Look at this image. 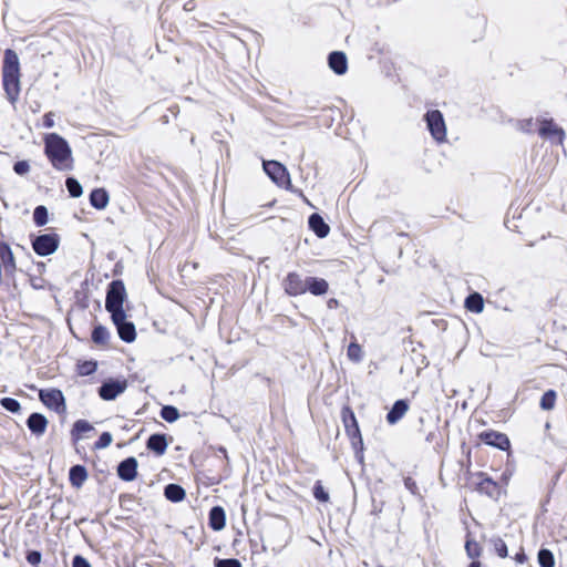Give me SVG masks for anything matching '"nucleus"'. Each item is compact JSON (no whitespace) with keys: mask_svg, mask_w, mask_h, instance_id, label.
<instances>
[{"mask_svg":"<svg viewBox=\"0 0 567 567\" xmlns=\"http://www.w3.org/2000/svg\"><path fill=\"white\" fill-rule=\"evenodd\" d=\"M126 289L121 280L112 281L107 288L105 309L111 313V319L117 329L120 338L125 342H133L136 338L135 326L127 320L123 309L126 300Z\"/></svg>","mask_w":567,"mask_h":567,"instance_id":"nucleus-1","label":"nucleus"},{"mask_svg":"<svg viewBox=\"0 0 567 567\" xmlns=\"http://www.w3.org/2000/svg\"><path fill=\"white\" fill-rule=\"evenodd\" d=\"M44 151L52 166L59 171H71L73 167L72 151L68 142L55 133L44 136Z\"/></svg>","mask_w":567,"mask_h":567,"instance_id":"nucleus-2","label":"nucleus"},{"mask_svg":"<svg viewBox=\"0 0 567 567\" xmlns=\"http://www.w3.org/2000/svg\"><path fill=\"white\" fill-rule=\"evenodd\" d=\"M2 82L8 99L14 103L20 94V63L18 54L10 49L4 52Z\"/></svg>","mask_w":567,"mask_h":567,"instance_id":"nucleus-3","label":"nucleus"},{"mask_svg":"<svg viewBox=\"0 0 567 567\" xmlns=\"http://www.w3.org/2000/svg\"><path fill=\"white\" fill-rule=\"evenodd\" d=\"M425 121L432 137L439 143L444 142L446 138V125L442 113L437 110L429 111L425 114Z\"/></svg>","mask_w":567,"mask_h":567,"instance_id":"nucleus-4","label":"nucleus"},{"mask_svg":"<svg viewBox=\"0 0 567 567\" xmlns=\"http://www.w3.org/2000/svg\"><path fill=\"white\" fill-rule=\"evenodd\" d=\"M264 171L279 186L289 188L291 186L289 174L286 167L276 161L264 162Z\"/></svg>","mask_w":567,"mask_h":567,"instance_id":"nucleus-5","label":"nucleus"},{"mask_svg":"<svg viewBox=\"0 0 567 567\" xmlns=\"http://www.w3.org/2000/svg\"><path fill=\"white\" fill-rule=\"evenodd\" d=\"M59 246L58 236L54 234H45L37 237L32 241L34 251L40 256H48L53 254Z\"/></svg>","mask_w":567,"mask_h":567,"instance_id":"nucleus-6","label":"nucleus"},{"mask_svg":"<svg viewBox=\"0 0 567 567\" xmlns=\"http://www.w3.org/2000/svg\"><path fill=\"white\" fill-rule=\"evenodd\" d=\"M539 135L559 145H561L565 140L564 130L553 120L540 121Z\"/></svg>","mask_w":567,"mask_h":567,"instance_id":"nucleus-7","label":"nucleus"},{"mask_svg":"<svg viewBox=\"0 0 567 567\" xmlns=\"http://www.w3.org/2000/svg\"><path fill=\"white\" fill-rule=\"evenodd\" d=\"M286 293L289 296H299L307 292V278L303 279L297 272H289L282 282Z\"/></svg>","mask_w":567,"mask_h":567,"instance_id":"nucleus-8","label":"nucleus"},{"mask_svg":"<svg viewBox=\"0 0 567 567\" xmlns=\"http://www.w3.org/2000/svg\"><path fill=\"white\" fill-rule=\"evenodd\" d=\"M40 400L42 403L56 412H61L65 410L64 398L60 390L49 389L41 390L39 393Z\"/></svg>","mask_w":567,"mask_h":567,"instance_id":"nucleus-9","label":"nucleus"},{"mask_svg":"<svg viewBox=\"0 0 567 567\" xmlns=\"http://www.w3.org/2000/svg\"><path fill=\"white\" fill-rule=\"evenodd\" d=\"M126 381L123 380V381H120V380H116V381H109V382H105L101 388H100V396L103 399V400H114L117 395H120L121 393H123L126 389Z\"/></svg>","mask_w":567,"mask_h":567,"instance_id":"nucleus-10","label":"nucleus"},{"mask_svg":"<svg viewBox=\"0 0 567 567\" xmlns=\"http://www.w3.org/2000/svg\"><path fill=\"white\" fill-rule=\"evenodd\" d=\"M342 419H343L347 434L351 439L358 437L360 443H362L359 425H358L354 413L349 408H344L342 410Z\"/></svg>","mask_w":567,"mask_h":567,"instance_id":"nucleus-11","label":"nucleus"},{"mask_svg":"<svg viewBox=\"0 0 567 567\" xmlns=\"http://www.w3.org/2000/svg\"><path fill=\"white\" fill-rule=\"evenodd\" d=\"M118 476L126 482H131L137 474V461L135 457H128L120 463L117 467Z\"/></svg>","mask_w":567,"mask_h":567,"instance_id":"nucleus-12","label":"nucleus"},{"mask_svg":"<svg viewBox=\"0 0 567 567\" xmlns=\"http://www.w3.org/2000/svg\"><path fill=\"white\" fill-rule=\"evenodd\" d=\"M27 424L33 434L42 435L47 430L48 420L44 415H42L40 413H32L29 416Z\"/></svg>","mask_w":567,"mask_h":567,"instance_id":"nucleus-13","label":"nucleus"},{"mask_svg":"<svg viewBox=\"0 0 567 567\" xmlns=\"http://www.w3.org/2000/svg\"><path fill=\"white\" fill-rule=\"evenodd\" d=\"M329 66L337 74H344L348 69L347 56L343 52H332L329 55Z\"/></svg>","mask_w":567,"mask_h":567,"instance_id":"nucleus-14","label":"nucleus"},{"mask_svg":"<svg viewBox=\"0 0 567 567\" xmlns=\"http://www.w3.org/2000/svg\"><path fill=\"white\" fill-rule=\"evenodd\" d=\"M409 404L404 400L396 401L391 411L386 415V421L389 424H395L398 423L408 412Z\"/></svg>","mask_w":567,"mask_h":567,"instance_id":"nucleus-15","label":"nucleus"},{"mask_svg":"<svg viewBox=\"0 0 567 567\" xmlns=\"http://www.w3.org/2000/svg\"><path fill=\"white\" fill-rule=\"evenodd\" d=\"M483 439L486 444L496 446L501 450H506L509 447V440L508 437L498 432H486L483 434Z\"/></svg>","mask_w":567,"mask_h":567,"instance_id":"nucleus-16","label":"nucleus"},{"mask_svg":"<svg viewBox=\"0 0 567 567\" xmlns=\"http://www.w3.org/2000/svg\"><path fill=\"white\" fill-rule=\"evenodd\" d=\"M307 291L315 296L324 295L328 291L329 285L322 278L307 277Z\"/></svg>","mask_w":567,"mask_h":567,"instance_id":"nucleus-17","label":"nucleus"},{"mask_svg":"<svg viewBox=\"0 0 567 567\" xmlns=\"http://www.w3.org/2000/svg\"><path fill=\"white\" fill-rule=\"evenodd\" d=\"M209 525L214 530H221L226 525V515L221 507H213L209 512Z\"/></svg>","mask_w":567,"mask_h":567,"instance_id":"nucleus-18","label":"nucleus"},{"mask_svg":"<svg viewBox=\"0 0 567 567\" xmlns=\"http://www.w3.org/2000/svg\"><path fill=\"white\" fill-rule=\"evenodd\" d=\"M110 202L107 192L104 188H96L90 195V203L96 209H104Z\"/></svg>","mask_w":567,"mask_h":567,"instance_id":"nucleus-19","label":"nucleus"},{"mask_svg":"<svg viewBox=\"0 0 567 567\" xmlns=\"http://www.w3.org/2000/svg\"><path fill=\"white\" fill-rule=\"evenodd\" d=\"M309 226L320 238L326 237L330 230V227L324 223L322 217L318 214H312L309 217Z\"/></svg>","mask_w":567,"mask_h":567,"instance_id":"nucleus-20","label":"nucleus"},{"mask_svg":"<svg viewBox=\"0 0 567 567\" xmlns=\"http://www.w3.org/2000/svg\"><path fill=\"white\" fill-rule=\"evenodd\" d=\"M147 447L153 452L157 453L158 455L164 454L167 449V442L165 436L161 434L151 435L150 439L147 440Z\"/></svg>","mask_w":567,"mask_h":567,"instance_id":"nucleus-21","label":"nucleus"},{"mask_svg":"<svg viewBox=\"0 0 567 567\" xmlns=\"http://www.w3.org/2000/svg\"><path fill=\"white\" fill-rule=\"evenodd\" d=\"M87 474L83 466L75 465L70 470V482L73 486L80 487L86 480Z\"/></svg>","mask_w":567,"mask_h":567,"instance_id":"nucleus-22","label":"nucleus"},{"mask_svg":"<svg viewBox=\"0 0 567 567\" xmlns=\"http://www.w3.org/2000/svg\"><path fill=\"white\" fill-rule=\"evenodd\" d=\"M465 307L472 312L480 313L483 311L484 300L480 293H472L466 298Z\"/></svg>","mask_w":567,"mask_h":567,"instance_id":"nucleus-23","label":"nucleus"},{"mask_svg":"<svg viewBox=\"0 0 567 567\" xmlns=\"http://www.w3.org/2000/svg\"><path fill=\"white\" fill-rule=\"evenodd\" d=\"M94 427L85 420H78L72 429V435L76 441L83 439V434L93 431Z\"/></svg>","mask_w":567,"mask_h":567,"instance_id":"nucleus-24","label":"nucleus"},{"mask_svg":"<svg viewBox=\"0 0 567 567\" xmlns=\"http://www.w3.org/2000/svg\"><path fill=\"white\" fill-rule=\"evenodd\" d=\"M165 496L172 502H181L185 497V491L179 485L169 484L165 487Z\"/></svg>","mask_w":567,"mask_h":567,"instance_id":"nucleus-25","label":"nucleus"},{"mask_svg":"<svg viewBox=\"0 0 567 567\" xmlns=\"http://www.w3.org/2000/svg\"><path fill=\"white\" fill-rule=\"evenodd\" d=\"M0 256L6 269L13 270L16 267L14 258L9 246L1 244L0 245Z\"/></svg>","mask_w":567,"mask_h":567,"instance_id":"nucleus-26","label":"nucleus"},{"mask_svg":"<svg viewBox=\"0 0 567 567\" xmlns=\"http://www.w3.org/2000/svg\"><path fill=\"white\" fill-rule=\"evenodd\" d=\"M109 337V330L103 326H96L92 332V340L97 344H105Z\"/></svg>","mask_w":567,"mask_h":567,"instance_id":"nucleus-27","label":"nucleus"},{"mask_svg":"<svg viewBox=\"0 0 567 567\" xmlns=\"http://www.w3.org/2000/svg\"><path fill=\"white\" fill-rule=\"evenodd\" d=\"M347 357L352 362H360L363 359V351L361 346L358 344L357 342L350 343L347 350Z\"/></svg>","mask_w":567,"mask_h":567,"instance_id":"nucleus-28","label":"nucleus"},{"mask_svg":"<svg viewBox=\"0 0 567 567\" xmlns=\"http://www.w3.org/2000/svg\"><path fill=\"white\" fill-rule=\"evenodd\" d=\"M556 403V392L553 390H548L544 393L540 399V408L543 410L549 411L553 410Z\"/></svg>","mask_w":567,"mask_h":567,"instance_id":"nucleus-29","label":"nucleus"},{"mask_svg":"<svg viewBox=\"0 0 567 567\" xmlns=\"http://www.w3.org/2000/svg\"><path fill=\"white\" fill-rule=\"evenodd\" d=\"M538 563L542 567H554L555 558L550 550L540 549L538 553Z\"/></svg>","mask_w":567,"mask_h":567,"instance_id":"nucleus-30","label":"nucleus"},{"mask_svg":"<svg viewBox=\"0 0 567 567\" xmlns=\"http://www.w3.org/2000/svg\"><path fill=\"white\" fill-rule=\"evenodd\" d=\"M465 550L467 556L474 559L481 556L482 547L475 540L467 538L465 543Z\"/></svg>","mask_w":567,"mask_h":567,"instance_id":"nucleus-31","label":"nucleus"},{"mask_svg":"<svg viewBox=\"0 0 567 567\" xmlns=\"http://www.w3.org/2000/svg\"><path fill=\"white\" fill-rule=\"evenodd\" d=\"M161 416L167 422H175L179 417L178 410L172 405H166L161 411Z\"/></svg>","mask_w":567,"mask_h":567,"instance_id":"nucleus-32","label":"nucleus"},{"mask_svg":"<svg viewBox=\"0 0 567 567\" xmlns=\"http://www.w3.org/2000/svg\"><path fill=\"white\" fill-rule=\"evenodd\" d=\"M34 223L38 226H43L48 221V210L44 206H38L33 213Z\"/></svg>","mask_w":567,"mask_h":567,"instance_id":"nucleus-33","label":"nucleus"},{"mask_svg":"<svg viewBox=\"0 0 567 567\" xmlns=\"http://www.w3.org/2000/svg\"><path fill=\"white\" fill-rule=\"evenodd\" d=\"M66 187L72 197H80L82 195V186L74 178L66 179Z\"/></svg>","mask_w":567,"mask_h":567,"instance_id":"nucleus-34","label":"nucleus"},{"mask_svg":"<svg viewBox=\"0 0 567 567\" xmlns=\"http://www.w3.org/2000/svg\"><path fill=\"white\" fill-rule=\"evenodd\" d=\"M313 495L316 497V499L320 501V502H328L329 501V494L328 492L323 488V486L321 485L320 482H317L315 487H313Z\"/></svg>","mask_w":567,"mask_h":567,"instance_id":"nucleus-35","label":"nucleus"},{"mask_svg":"<svg viewBox=\"0 0 567 567\" xmlns=\"http://www.w3.org/2000/svg\"><path fill=\"white\" fill-rule=\"evenodd\" d=\"M96 370V363L93 361H85L78 367V371L81 375H89Z\"/></svg>","mask_w":567,"mask_h":567,"instance_id":"nucleus-36","label":"nucleus"},{"mask_svg":"<svg viewBox=\"0 0 567 567\" xmlns=\"http://www.w3.org/2000/svg\"><path fill=\"white\" fill-rule=\"evenodd\" d=\"M1 405L6 410L13 412V413H16L20 410V403L17 400L11 399V398H3L1 400Z\"/></svg>","mask_w":567,"mask_h":567,"instance_id":"nucleus-37","label":"nucleus"},{"mask_svg":"<svg viewBox=\"0 0 567 567\" xmlns=\"http://www.w3.org/2000/svg\"><path fill=\"white\" fill-rule=\"evenodd\" d=\"M112 441H113V437H112L111 433L104 432L101 434L99 441H96L95 449H97V450L106 449L107 446L111 445Z\"/></svg>","mask_w":567,"mask_h":567,"instance_id":"nucleus-38","label":"nucleus"},{"mask_svg":"<svg viewBox=\"0 0 567 567\" xmlns=\"http://www.w3.org/2000/svg\"><path fill=\"white\" fill-rule=\"evenodd\" d=\"M493 545H494L495 551L498 554L499 557L504 558L507 556L506 544L501 538L493 539Z\"/></svg>","mask_w":567,"mask_h":567,"instance_id":"nucleus-39","label":"nucleus"},{"mask_svg":"<svg viewBox=\"0 0 567 567\" xmlns=\"http://www.w3.org/2000/svg\"><path fill=\"white\" fill-rule=\"evenodd\" d=\"M216 567H241V564L238 559H216Z\"/></svg>","mask_w":567,"mask_h":567,"instance_id":"nucleus-40","label":"nucleus"},{"mask_svg":"<svg viewBox=\"0 0 567 567\" xmlns=\"http://www.w3.org/2000/svg\"><path fill=\"white\" fill-rule=\"evenodd\" d=\"M14 172L19 175H24L30 171V165L25 161H20L14 164Z\"/></svg>","mask_w":567,"mask_h":567,"instance_id":"nucleus-41","label":"nucleus"},{"mask_svg":"<svg viewBox=\"0 0 567 567\" xmlns=\"http://www.w3.org/2000/svg\"><path fill=\"white\" fill-rule=\"evenodd\" d=\"M27 560L29 564L37 566L41 561V554L37 550H32V551L28 553Z\"/></svg>","mask_w":567,"mask_h":567,"instance_id":"nucleus-42","label":"nucleus"},{"mask_svg":"<svg viewBox=\"0 0 567 567\" xmlns=\"http://www.w3.org/2000/svg\"><path fill=\"white\" fill-rule=\"evenodd\" d=\"M481 488L485 489L486 493H488V494H493V491L496 488V484L492 480L485 478L481 483Z\"/></svg>","mask_w":567,"mask_h":567,"instance_id":"nucleus-43","label":"nucleus"},{"mask_svg":"<svg viewBox=\"0 0 567 567\" xmlns=\"http://www.w3.org/2000/svg\"><path fill=\"white\" fill-rule=\"evenodd\" d=\"M73 567H92L90 563L82 556L78 555L73 558Z\"/></svg>","mask_w":567,"mask_h":567,"instance_id":"nucleus-44","label":"nucleus"},{"mask_svg":"<svg viewBox=\"0 0 567 567\" xmlns=\"http://www.w3.org/2000/svg\"><path fill=\"white\" fill-rule=\"evenodd\" d=\"M43 126L47 128L54 126V113L49 112L43 116Z\"/></svg>","mask_w":567,"mask_h":567,"instance_id":"nucleus-45","label":"nucleus"},{"mask_svg":"<svg viewBox=\"0 0 567 567\" xmlns=\"http://www.w3.org/2000/svg\"><path fill=\"white\" fill-rule=\"evenodd\" d=\"M338 307V300L337 299H330L328 301V308L333 309Z\"/></svg>","mask_w":567,"mask_h":567,"instance_id":"nucleus-46","label":"nucleus"},{"mask_svg":"<svg viewBox=\"0 0 567 567\" xmlns=\"http://www.w3.org/2000/svg\"><path fill=\"white\" fill-rule=\"evenodd\" d=\"M468 567H481V564L478 561H472Z\"/></svg>","mask_w":567,"mask_h":567,"instance_id":"nucleus-47","label":"nucleus"}]
</instances>
